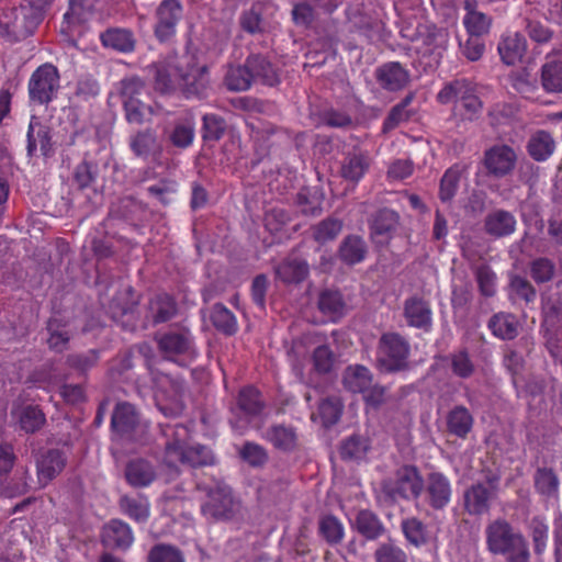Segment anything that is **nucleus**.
Listing matches in <instances>:
<instances>
[{"label": "nucleus", "instance_id": "obj_1", "mask_svg": "<svg viewBox=\"0 0 562 562\" xmlns=\"http://www.w3.org/2000/svg\"><path fill=\"white\" fill-rule=\"evenodd\" d=\"M207 82L206 66L199 65L196 56L189 52L176 57L166 69L157 74V86L162 91L177 85L188 95H198L206 88Z\"/></svg>", "mask_w": 562, "mask_h": 562}, {"label": "nucleus", "instance_id": "obj_2", "mask_svg": "<svg viewBox=\"0 0 562 562\" xmlns=\"http://www.w3.org/2000/svg\"><path fill=\"white\" fill-rule=\"evenodd\" d=\"M313 368L318 373L329 372L335 363V356L322 334L312 331L295 339L288 351V358L296 378L304 380V368L308 356Z\"/></svg>", "mask_w": 562, "mask_h": 562}, {"label": "nucleus", "instance_id": "obj_3", "mask_svg": "<svg viewBox=\"0 0 562 562\" xmlns=\"http://www.w3.org/2000/svg\"><path fill=\"white\" fill-rule=\"evenodd\" d=\"M167 432L168 441L164 462L170 469L178 472L180 464L190 467L210 465L214 461L212 451L201 445L189 446L190 432L188 427L177 425Z\"/></svg>", "mask_w": 562, "mask_h": 562}, {"label": "nucleus", "instance_id": "obj_4", "mask_svg": "<svg viewBox=\"0 0 562 562\" xmlns=\"http://www.w3.org/2000/svg\"><path fill=\"white\" fill-rule=\"evenodd\" d=\"M488 550L508 562H528L529 550L525 538L507 521L495 520L486 527Z\"/></svg>", "mask_w": 562, "mask_h": 562}, {"label": "nucleus", "instance_id": "obj_5", "mask_svg": "<svg viewBox=\"0 0 562 562\" xmlns=\"http://www.w3.org/2000/svg\"><path fill=\"white\" fill-rule=\"evenodd\" d=\"M42 20V9L24 0L0 19V34L9 41L19 42L33 35Z\"/></svg>", "mask_w": 562, "mask_h": 562}, {"label": "nucleus", "instance_id": "obj_6", "mask_svg": "<svg viewBox=\"0 0 562 562\" xmlns=\"http://www.w3.org/2000/svg\"><path fill=\"white\" fill-rule=\"evenodd\" d=\"M59 88L60 75L58 68L50 63L42 64L32 72L29 79V100L35 105H47L57 98Z\"/></svg>", "mask_w": 562, "mask_h": 562}, {"label": "nucleus", "instance_id": "obj_7", "mask_svg": "<svg viewBox=\"0 0 562 562\" xmlns=\"http://www.w3.org/2000/svg\"><path fill=\"white\" fill-rule=\"evenodd\" d=\"M440 103L457 102L463 115L472 120L482 110V102L475 93L474 86L464 79L447 83L437 95Z\"/></svg>", "mask_w": 562, "mask_h": 562}, {"label": "nucleus", "instance_id": "obj_8", "mask_svg": "<svg viewBox=\"0 0 562 562\" xmlns=\"http://www.w3.org/2000/svg\"><path fill=\"white\" fill-rule=\"evenodd\" d=\"M424 482L415 467L400 468L384 483V491L393 498H416L423 491Z\"/></svg>", "mask_w": 562, "mask_h": 562}, {"label": "nucleus", "instance_id": "obj_9", "mask_svg": "<svg viewBox=\"0 0 562 562\" xmlns=\"http://www.w3.org/2000/svg\"><path fill=\"white\" fill-rule=\"evenodd\" d=\"M183 382L169 375H161L157 382L155 401L165 416H178L183 411Z\"/></svg>", "mask_w": 562, "mask_h": 562}, {"label": "nucleus", "instance_id": "obj_10", "mask_svg": "<svg viewBox=\"0 0 562 562\" xmlns=\"http://www.w3.org/2000/svg\"><path fill=\"white\" fill-rule=\"evenodd\" d=\"M408 344L396 334H385L380 339L378 361L387 371L402 369L408 356Z\"/></svg>", "mask_w": 562, "mask_h": 562}, {"label": "nucleus", "instance_id": "obj_11", "mask_svg": "<svg viewBox=\"0 0 562 562\" xmlns=\"http://www.w3.org/2000/svg\"><path fill=\"white\" fill-rule=\"evenodd\" d=\"M159 351L168 359L176 356L192 355V337L188 329L183 327L171 328L166 331H159L155 336Z\"/></svg>", "mask_w": 562, "mask_h": 562}, {"label": "nucleus", "instance_id": "obj_12", "mask_svg": "<svg viewBox=\"0 0 562 562\" xmlns=\"http://www.w3.org/2000/svg\"><path fill=\"white\" fill-rule=\"evenodd\" d=\"M183 14L180 0H162L157 8L156 36L164 42L176 34V27Z\"/></svg>", "mask_w": 562, "mask_h": 562}, {"label": "nucleus", "instance_id": "obj_13", "mask_svg": "<svg viewBox=\"0 0 562 562\" xmlns=\"http://www.w3.org/2000/svg\"><path fill=\"white\" fill-rule=\"evenodd\" d=\"M67 456L65 451L52 448L40 454L36 460V474L42 487L48 485L66 468Z\"/></svg>", "mask_w": 562, "mask_h": 562}, {"label": "nucleus", "instance_id": "obj_14", "mask_svg": "<svg viewBox=\"0 0 562 562\" xmlns=\"http://www.w3.org/2000/svg\"><path fill=\"white\" fill-rule=\"evenodd\" d=\"M448 32L436 26L428 27L426 33L417 40L416 50L423 56L430 57V65L439 64L447 47Z\"/></svg>", "mask_w": 562, "mask_h": 562}, {"label": "nucleus", "instance_id": "obj_15", "mask_svg": "<svg viewBox=\"0 0 562 562\" xmlns=\"http://www.w3.org/2000/svg\"><path fill=\"white\" fill-rule=\"evenodd\" d=\"M138 424L135 407L126 402L117 403L111 418L113 435L120 440L128 439Z\"/></svg>", "mask_w": 562, "mask_h": 562}, {"label": "nucleus", "instance_id": "obj_16", "mask_svg": "<svg viewBox=\"0 0 562 562\" xmlns=\"http://www.w3.org/2000/svg\"><path fill=\"white\" fill-rule=\"evenodd\" d=\"M140 79L125 78L121 81V100L128 123H140Z\"/></svg>", "mask_w": 562, "mask_h": 562}, {"label": "nucleus", "instance_id": "obj_17", "mask_svg": "<svg viewBox=\"0 0 562 562\" xmlns=\"http://www.w3.org/2000/svg\"><path fill=\"white\" fill-rule=\"evenodd\" d=\"M516 153L507 145H496L485 153V167L496 177L509 173L516 164Z\"/></svg>", "mask_w": 562, "mask_h": 562}, {"label": "nucleus", "instance_id": "obj_18", "mask_svg": "<svg viewBox=\"0 0 562 562\" xmlns=\"http://www.w3.org/2000/svg\"><path fill=\"white\" fill-rule=\"evenodd\" d=\"M101 542L103 547L109 549L125 550L133 542V533L126 522L112 519L102 528Z\"/></svg>", "mask_w": 562, "mask_h": 562}, {"label": "nucleus", "instance_id": "obj_19", "mask_svg": "<svg viewBox=\"0 0 562 562\" xmlns=\"http://www.w3.org/2000/svg\"><path fill=\"white\" fill-rule=\"evenodd\" d=\"M207 497V502L202 506L204 515L222 518L232 510L233 497L227 485L216 483L215 487L209 491Z\"/></svg>", "mask_w": 562, "mask_h": 562}, {"label": "nucleus", "instance_id": "obj_20", "mask_svg": "<svg viewBox=\"0 0 562 562\" xmlns=\"http://www.w3.org/2000/svg\"><path fill=\"white\" fill-rule=\"evenodd\" d=\"M497 49L503 63L512 66L522 59L527 43L518 32H507L502 36Z\"/></svg>", "mask_w": 562, "mask_h": 562}, {"label": "nucleus", "instance_id": "obj_21", "mask_svg": "<svg viewBox=\"0 0 562 562\" xmlns=\"http://www.w3.org/2000/svg\"><path fill=\"white\" fill-rule=\"evenodd\" d=\"M310 273V267L306 260L290 256L276 267V277L285 284H299L303 282Z\"/></svg>", "mask_w": 562, "mask_h": 562}, {"label": "nucleus", "instance_id": "obj_22", "mask_svg": "<svg viewBox=\"0 0 562 562\" xmlns=\"http://www.w3.org/2000/svg\"><path fill=\"white\" fill-rule=\"evenodd\" d=\"M26 143L29 157L35 156L37 144L40 145L41 153L44 157H49L53 153L50 131L40 122H30L26 133Z\"/></svg>", "mask_w": 562, "mask_h": 562}, {"label": "nucleus", "instance_id": "obj_23", "mask_svg": "<svg viewBox=\"0 0 562 562\" xmlns=\"http://www.w3.org/2000/svg\"><path fill=\"white\" fill-rule=\"evenodd\" d=\"M380 85L390 91L403 89L409 81V72L400 63L391 61L378 69Z\"/></svg>", "mask_w": 562, "mask_h": 562}, {"label": "nucleus", "instance_id": "obj_24", "mask_svg": "<svg viewBox=\"0 0 562 562\" xmlns=\"http://www.w3.org/2000/svg\"><path fill=\"white\" fill-rule=\"evenodd\" d=\"M491 498L492 491L487 485L474 484L464 492V508L470 515H483L488 512Z\"/></svg>", "mask_w": 562, "mask_h": 562}, {"label": "nucleus", "instance_id": "obj_25", "mask_svg": "<svg viewBox=\"0 0 562 562\" xmlns=\"http://www.w3.org/2000/svg\"><path fill=\"white\" fill-rule=\"evenodd\" d=\"M429 504L437 509L446 507L451 498L449 480L441 473H431L427 480Z\"/></svg>", "mask_w": 562, "mask_h": 562}, {"label": "nucleus", "instance_id": "obj_26", "mask_svg": "<svg viewBox=\"0 0 562 562\" xmlns=\"http://www.w3.org/2000/svg\"><path fill=\"white\" fill-rule=\"evenodd\" d=\"M484 227L486 233L493 237H505L515 232L516 218L508 211L496 210L485 217Z\"/></svg>", "mask_w": 562, "mask_h": 562}, {"label": "nucleus", "instance_id": "obj_27", "mask_svg": "<svg viewBox=\"0 0 562 562\" xmlns=\"http://www.w3.org/2000/svg\"><path fill=\"white\" fill-rule=\"evenodd\" d=\"M467 11L463 18V24L470 36H482L488 33L492 20L485 13L476 9L475 0H464Z\"/></svg>", "mask_w": 562, "mask_h": 562}, {"label": "nucleus", "instance_id": "obj_28", "mask_svg": "<svg viewBox=\"0 0 562 562\" xmlns=\"http://www.w3.org/2000/svg\"><path fill=\"white\" fill-rule=\"evenodd\" d=\"M404 315L408 325L427 329L431 324V310L426 301L413 296L406 300Z\"/></svg>", "mask_w": 562, "mask_h": 562}, {"label": "nucleus", "instance_id": "obj_29", "mask_svg": "<svg viewBox=\"0 0 562 562\" xmlns=\"http://www.w3.org/2000/svg\"><path fill=\"white\" fill-rule=\"evenodd\" d=\"M398 224V216L391 210H381L373 218L371 225V235L379 245H384Z\"/></svg>", "mask_w": 562, "mask_h": 562}, {"label": "nucleus", "instance_id": "obj_30", "mask_svg": "<svg viewBox=\"0 0 562 562\" xmlns=\"http://www.w3.org/2000/svg\"><path fill=\"white\" fill-rule=\"evenodd\" d=\"M473 427V417L464 406H456L447 416V428L450 434L465 438Z\"/></svg>", "mask_w": 562, "mask_h": 562}, {"label": "nucleus", "instance_id": "obj_31", "mask_svg": "<svg viewBox=\"0 0 562 562\" xmlns=\"http://www.w3.org/2000/svg\"><path fill=\"white\" fill-rule=\"evenodd\" d=\"M344 385L353 393H364L372 384V375L363 366H349L344 373Z\"/></svg>", "mask_w": 562, "mask_h": 562}, {"label": "nucleus", "instance_id": "obj_32", "mask_svg": "<svg viewBox=\"0 0 562 562\" xmlns=\"http://www.w3.org/2000/svg\"><path fill=\"white\" fill-rule=\"evenodd\" d=\"M19 427L25 434L40 431L45 423L46 416L38 405H26L18 414Z\"/></svg>", "mask_w": 562, "mask_h": 562}, {"label": "nucleus", "instance_id": "obj_33", "mask_svg": "<svg viewBox=\"0 0 562 562\" xmlns=\"http://www.w3.org/2000/svg\"><path fill=\"white\" fill-rule=\"evenodd\" d=\"M104 47H110L121 53H130L135 47L133 34L127 30L110 29L100 35Z\"/></svg>", "mask_w": 562, "mask_h": 562}, {"label": "nucleus", "instance_id": "obj_34", "mask_svg": "<svg viewBox=\"0 0 562 562\" xmlns=\"http://www.w3.org/2000/svg\"><path fill=\"white\" fill-rule=\"evenodd\" d=\"M555 144L552 136L544 131L535 133L528 143L529 155L538 161L548 159L554 151Z\"/></svg>", "mask_w": 562, "mask_h": 562}, {"label": "nucleus", "instance_id": "obj_35", "mask_svg": "<svg viewBox=\"0 0 562 562\" xmlns=\"http://www.w3.org/2000/svg\"><path fill=\"white\" fill-rule=\"evenodd\" d=\"M319 311L329 319L335 322L345 313L346 304L337 291H324L318 299Z\"/></svg>", "mask_w": 562, "mask_h": 562}, {"label": "nucleus", "instance_id": "obj_36", "mask_svg": "<svg viewBox=\"0 0 562 562\" xmlns=\"http://www.w3.org/2000/svg\"><path fill=\"white\" fill-rule=\"evenodd\" d=\"M263 437L276 448L284 451L292 450L297 441L295 430L282 425L272 426L265 432Z\"/></svg>", "mask_w": 562, "mask_h": 562}, {"label": "nucleus", "instance_id": "obj_37", "mask_svg": "<svg viewBox=\"0 0 562 562\" xmlns=\"http://www.w3.org/2000/svg\"><path fill=\"white\" fill-rule=\"evenodd\" d=\"M342 405L338 397H329L324 401L318 406V413H312L311 419L316 423L319 420V423L328 427L330 425H334L338 422L340 415H341Z\"/></svg>", "mask_w": 562, "mask_h": 562}, {"label": "nucleus", "instance_id": "obj_38", "mask_svg": "<svg viewBox=\"0 0 562 562\" xmlns=\"http://www.w3.org/2000/svg\"><path fill=\"white\" fill-rule=\"evenodd\" d=\"M176 313L177 305L169 295H157L149 303V316L156 324L171 319Z\"/></svg>", "mask_w": 562, "mask_h": 562}, {"label": "nucleus", "instance_id": "obj_39", "mask_svg": "<svg viewBox=\"0 0 562 562\" xmlns=\"http://www.w3.org/2000/svg\"><path fill=\"white\" fill-rule=\"evenodd\" d=\"M46 329L49 334L47 344L50 350L63 352L67 349L70 340L69 333L58 318L50 317L47 322Z\"/></svg>", "mask_w": 562, "mask_h": 562}, {"label": "nucleus", "instance_id": "obj_40", "mask_svg": "<svg viewBox=\"0 0 562 562\" xmlns=\"http://www.w3.org/2000/svg\"><path fill=\"white\" fill-rule=\"evenodd\" d=\"M488 327L493 335L501 339H513L518 334L516 318L510 314L494 315L488 322Z\"/></svg>", "mask_w": 562, "mask_h": 562}, {"label": "nucleus", "instance_id": "obj_41", "mask_svg": "<svg viewBox=\"0 0 562 562\" xmlns=\"http://www.w3.org/2000/svg\"><path fill=\"white\" fill-rule=\"evenodd\" d=\"M541 80L548 92H562V61L548 60L542 66Z\"/></svg>", "mask_w": 562, "mask_h": 562}, {"label": "nucleus", "instance_id": "obj_42", "mask_svg": "<svg viewBox=\"0 0 562 562\" xmlns=\"http://www.w3.org/2000/svg\"><path fill=\"white\" fill-rule=\"evenodd\" d=\"M369 167V158L363 154H353L345 159L341 176L350 181H359Z\"/></svg>", "mask_w": 562, "mask_h": 562}, {"label": "nucleus", "instance_id": "obj_43", "mask_svg": "<svg viewBox=\"0 0 562 562\" xmlns=\"http://www.w3.org/2000/svg\"><path fill=\"white\" fill-rule=\"evenodd\" d=\"M252 80V74L248 67V60L245 66L231 67L225 77L227 88L233 91L247 90Z\"/></svg>", "mask_w": 562, "mask_h": 562}, {"label": "nucleus", "instance_id": "obj_44", "mask_svg": "<svg viewBox=\"0 0 562 562\" xmlns=\"http://www.w3.org/2000/svg\"><path fill=\"white\" fill-rule=\"evenodd\" d=\"M355 527L367 539H375L382 533V525L369 510H360L355 518Z\"/></svg>", "mask_w": 562, "mask_h": 562}, {"label": "nucleus", "instance_id": "obj_45", "mask_svg": "<svg viewBox=\"0 0 562 562\" xmlns=\"http://www.w3.org/2000/svg\"><path fill=\"white\" fill-rule=\"evenodd\" d=\"M212 324L226 335H233L237 330V321L234 314L224 305L215 304L211 313Z\"/></svg>", "mask_w": 562, "mask_h": 562}, {"label": "nucleus", "instance_id": "obj_46", "mask_svg": "<svg viewBox=\"0 0 562 562\" xmlns=\"http://www.w3.org/2000/svg\"><path fill=\"white\" fill-rule=\"evenodd\" d=\"M339 252L345 262L349 265L358 263L362 261L366 256L364 241L359 237L350 236L344 240Z\"/></svg>", "mask_w": 562, "mask_h": 562}, {"label": "nucleus", "instance_id": "obj_47", "mask_svg": "<svg viewBox=\"0 0 562 562\" xmlns=\"http://www.w3.org/2000/svg\"><path fill=\"white\" fill-rule=\"evenodd\" d=\"M248 67L252 79L260 78L266 85L273 86L278 82V75L271 64L263 57L252 56L248 59Z\"/></svg>", "mask_w": 562, "mask_h": 562}, {"label": "nucleus", "instance_id": "obj_48", "mask_svg": "<svg viewBox=\"0 0 562 562\" xmlns=\"http://www.w3.org/2000/svg\"><path fill=\"white\" fill-rule=\"evenodd\" d=\"M461 178V169L458 166H453L446 170L440 181L439 198L442 202L452 200L456 195L459 181Z\"/></svg>", "mask_w": 562, "mask_h": 562}, {"label": "nucleus", "instance_id": "obj_49", "mask_svg": "<svg viewBox=\"0 0 562 562\" xmlns=\"http://www.w3.org/2000/svg\"><path fill=\"white\" fill-rule=\"evenodd\" d=\"M239 409L247 416L257 415L262 408L259 392L252 386H246L239 392Z\"/></svg>", "mask_w": 562, "mask_h": 562}, {"label": "nucleus", "instance_id": "obj_50", "mask_svg": "<svg viewBox=\"0 0 562 562\" xmlns=\"http://www.w3.org/2000/svg\"><path fill=\"white\" fill-rule=\"evenodd\" d=\"M536 490L547 497H553L558 493L559 480L552 470L539 469L535 475Z\"/></svg>", "mask_w": 562, "mask_h": 562}, {"label": "nucleus", "instance_id": "obj_51", "mask_svg": "<svg viewBox=\"0 0 562 562\" xmlns=\"http://www.w3.org/2000/svg\"><path fill=\"white\" fill-rule=\"evenodd\" d=\"M323 195L316 190L303 189L297 194V204L301 212L314 215L322 209Z\"/></svg>", "mask_w": 562, "mask_h": 562}, {"label": "nucleus", "instance_id": "obj_52", "mask_svg": "<svg viewBox=\"0 0 562 562\" xmlns=\"http://www.w3.org/2000/svg\"><path fill=\"white\" fill-rule=\"evenodd\" d=\"M368 448V441L364 438L352 436L342 442L340 454L344 459L361 460L366 457Z\"/></svg>", "mask_w": 562, "mask_h": 562}, {"label": "nucleus", "instance_id": "obj_53", "mask_svg": "<svg viewBox=\"0 0 562 562\" xmlns=\"http://www.w3.org/2000/svg\"><path fill=\"white\" fill-rule=\"evenodd\" d=\"M405 538L412 544L419 547L427 541V531L424 524L416 518H408L402 522Z\"/></svg>", "mask_w": 562, "mask_h": 562}, {"label": "nucleus", "instance_id": "obj_54", "mask_svg": "<svg viewBox=\"0 0 562 562\" xmlns=\"http://www.w3.org/2000/svg\"><path fill=\"white\" fill-rule=\"evenodd\" d=\"M100 359V352L97 349H90L82 353H72L67 357V364L79 371L87 372L93 368Z\"/></svg>", "mask_w": 562, "mask_h": 562}, {"label": "nucleus", "instance_id": "obj_55", "mask_svg": "<svg viewBox=\"0 0 562 562\" xmlns=\"http://www.w3.org/2000/svg\"><path fill=\"white\" fill-rule=\"evenodd\" d=\"M319 530L329 543L340 542L345 535L342 524L334 516L324 517L319 522Z\"/></svg>", "mask_w": 562, "mask_h": 562}, {"label": "nucleus", "instance_id": "obj_56", "mask_svg": "<svg viewBox=\"0 0 562 562\" xmlns=\"http://www.w3.org/2000/svg\"><path fill=\"white\" fill-rule=\"evenodd\" d=\"M341 228L342 224L340 221L336 218H327L314 227L313 235L318 243H326L336 238Z\"/></svg>", "mask_w": 562, "mask_h": 562}, {"label": "nucleus", "instance_id": "obj_57", "mask_svg": "<svg viewBox=\"0 0 562 562\" xmlns=\"http://www.w3.org/2000/svg\"><path fill=\"white\" fill-rule=\"evenodd\" d=\"M149 562H184L181 552L172 547L159 544L153 548L148 557Z\"/></svg>", "mask_w": 562, "mask_h": 562}, {"label": "nucleus", "instance_id": "obj_58", "mask_svg": "<svg viewBox=\"0 0 562 562\" xmlns=\"http://www.w3.org/2000/svg\"><path fill=\"white\" fill-rule=\"evenodd\" d=\"M374 558L376 562H407V555L403 549L391 542L381 544Z\"/></svg>", "mask_w": 562, "mask_h": 562}, {"label": "nucleus", "instance_id": "obj_59", "mask_svg": "<svg viewBox=\"0 0 562 562\" xmlns=\"http://www.w3.org/2000/svg\"><path fill=\"white\" fill-rule=\"evenodd\" d=\"M241 458L252 467H260L266 463L268 456L266 450L252 442H247L240 450Z\"/></svg>", "mask_w": 562, "mask_h": 562}, {"label": "nucleus", "instance_id": "obj_60", "mask_svg": "<svg viewBox=\"0 0 562 562\" xmlns=\"http://www.w3.org/2000/svg\"><path fill=\"white\" fill-rule=\"evenodd\" d=\"M74 180L79 189L89 188L95 180L93 165L87 160L81 161L75 168Z\"/></svg>", "mask_w": 562, "mask_h": 562}, {"label": "nucleus", "instance_id": "obj_61", "mask_svg": "<svg viewBox=\"0 0 562 562\" xmlns=\"http://www.w3.org/2000/svg\"><path fill=\"white\" fill-rule=\"evenodd\" d=\"M554 273V266L548 259H537L531 265V277L536 282H547L551 280Z\"/></svg>", "mask_w": 562, "mask_h": 562}, {"label": "nucleus", "instance_id": "obj_62", "mask_svg": "<svg viewBox=\"0 0 562 562\" xmlns=\"http://www.w3.org/2000/svg\"><path fill=\"white\" fill-rule=\"evenodd\" d=\"M452 371L460 378H469L474 370V367L467 352L460 351L451 358Z\"/></svg>", "mask_w": 562, "mask_h": 562}, {"label": "nucleus", "instance_id": "obj_63", "mask_svg": "<svg viewBox=\"0 0 562 562\" xmlns=\"http://www.w3.org/2000/svg\"><path fill=\"white\" fill-rule=\"evenodd\" d=\"M194 137V128L191 122L178 124L171 135L173 145L178 147L189 146Z\"/></svg>", "mask_w": 562, "mask_h": 562}, {"label": "nucleus", "instance_id": "obj_64", "mask_svg": "<svg viewBox=\"0 0 562 562\" xmlns=\"http://www.w3.org/2000/svg\"><path fill=\"white\" fill-rule=\"evenodd\" d=\"M204 137L210 139H218L225 130L224 121L214 115L205 114L203 116Z\"/></svg>", "mask_w": 562, "mask_h": 562}]
</instances>
